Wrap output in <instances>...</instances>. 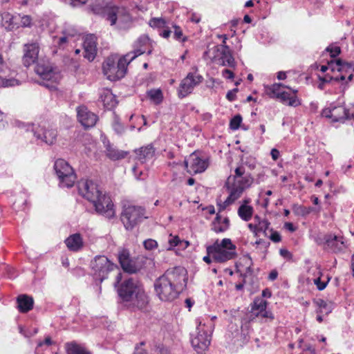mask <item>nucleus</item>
I'll use <instances>...</instances> for the list:
<instances>
[{
  "mask_svg": "<svg viewBox=\"0 0 354 354\" xmlns=\"http://www.w3.org/2000/svg\"><path fill=\"white\" fill-rule=\"evenodd\" d=\"M23 63L24 66H29L37 60L39 53V46L37 44H26L24 46Z\"/></svg>",
  "mask_w": 354,
  "mask_h": 354,
  "instance_id": "nucleus-23",
  "label": "nucleus"
},
{
  "mask_svg": "<svg viewBox=\"0 0 354 354\" xmlns=\"http://www.w3.org/2000/svg\"><path fill=\"white\" fill-rule=\"evenodd\" d=\"M147 41V37H140L138 39L136 45L140 46L141 47L142 45L145 44V43Z\"/></svg>",
  "mask_w": 354,
  "mask_h": 354,
  "instance_id": "nucleus-62",
  "label": "nucleus"
},
{
  "mask_svg": "<svg viewBox=\"0 0 354 354\" xmlns=\"http://www.w3.org/2000/svg\"><path fill=\"white\" fill-rule=\"evenodd\" d=\"M183 34L180 27L175 26H174V37L176 40L185 41L186 40V37H183Z\"/></svg>",
  "mask_w": 354,
  "mask_h": 354,
  "instance_id": "nucleus-48",
  "label": "nucleus"
},
{
  "mask_svg": "<svg viewBox=\"0 0 354 354\" xmlns=\"http://www.w3.org/2000/svg\"><path fill=\"white\" fill-rule=\"evenodd\" d=\"M278 272L276 270H273L270 272L268 275V279L270 281H274L277 278Z\"/></svg>",
  "mask_w": 354,
  "mask_h": 354,
  "instance_id": "nucleus-60",
  "label": "nucleus"
},
{
  "mask_svg": "<svg viewBox=\"0 0 354 354\" xmlns=\"http://www.w3.org/2000/svg\"><path fill=\"white\" fill-rule=\"evenodd\" d=\"M187 283V270L180 266L167 269L154 282V290L160 300L171 302L178 297Z\"/></svg>",
  "mask_w": 354,
  "mask_h": 354,
  "instance_id": "nucleus-1",
  "label": "nucleus"
},
{
  "mask_svg": "<svg viewBox=\"0 0 354 354\" xmlns=\"http://www.w3.org/2000/svg\"><path fill=\"white\" fill-rule=\"evenodd\" d=\"M19 19L20 15H12L7 12L1 15V24L8 30L19 28Z\"/></svg>",
  "mask_w": 354,
  "mask_h": 354,
  "instance_id": "nucleus-24",
  "label": "nucleus"
},
{
  "mask_svg": "<svg viewBox=\"0 0 354 354\" xmlns=\"http://www.w3.org/2000/svg\"><path fill=\"white\" fill-rule=\"evenodd\" d=\"M100 100L104 106L107 109H111L117 105L115 96L110 90H104L100 94Z\"/></svg>",
  "mask_w": 354,
  "mask_h": 354,
  "instance_id": "nucleus-29",
  "label": "nucleus"
},
{
  "mask_svg": "<svg viewBox=\"0 0 354 354\" xmlns=\"http://www.w3.org/2000/svg\"><path fill=\"white\" fill-rule=\"evenodd\" d=\"M144 344V342H141L140 345L136 346L133 354H147L146 350L142 348Z\"/></svg>",
  "mask_w": 354,
  "mask_h": 354,
  "instance_id": "nucleus-55",
  "label": "nucleus"
},
{
  "mask_svg": "<svg viewBox=\"0 0 354 354\" xmlns=\"http://www.w3.org/2000/svg\"><path fill=\"white\" fill-rule=\"evenodd\" d=\"M230 195L223 203V205L221 207V209L225 208L227 205L234 202L236 199L240 198L245 189L241 187L239 185H236L232 183L231 186H229Z\"/></svg>",
  "mask_w": 354,
  "mask_h": 354,
  "instance_id": "nucleus-28",
  "label": "nucleus"
},
{
  "mask_svg": "<svg viewBox=\"0 0 354 354\" xmlns=\"http://www.w3.org/2000/svg\"><path fill=\"white\" fill-rule=\"evenodd\" d=\"M147 97L155 104H160L163 100V95L160 88L150 89L147 92Z\"/></svg>",
  "mask_w": 354,
  "mask_h": 354,
  "instance_id": "nucleus-40",
  "label": "nucleus"
},
{
  "mask_svg": "<svg viewBox=\"0 0 354 354\" xmlns=\"http://www.w3.org/2000/svg\"><path fill=\"white\" fill-rule=\"evenodd\" d=\"M229 219L224 218L223 220L218 215L216 216L212 224V230L216 233L223 232L229 227Z\"/></svg>",
  "mask_w": 354,
  "mask_h": 354,
  "instance_id": "nucleus-32",
  "label": "nucleus"
},
{
  "mask_svg": "<svg viewBox=\"0 0 354 354\" xmlns=\"http://www.w3.org/2000/svg\"><path fill=\"white\" fill-rule=\"evenodd\" d=\"M137 157L141 162L146 160L151 159L154 155V149L151 145H147L136 151Z\"/></svg>",
  "mask_w": 354,
  "mask_h": 354,
  "instance_id": "nucleus-34",
  "label": "nucleus"
},
{
  "mask_svg": "<svg viewBox=\"0 0 354 354\" xmlns=\"http://www.w3.org/2000/svg\"><path fill=\"white\" fill-rule=\"evenodd\" d=\"M277 99H279L283 104L290 106L295 107L301 104L300 100L296 95L291 96L290 93L286 91H283Z\"/></svg>",
  "mask_w": 354,
  "mask_h": 354,
  "instance_id": "nucleus-36",
  "label": "nucleus"
},
{
  "mask_svg": "<svg viewBox=\"0 0 354 354\" xmlns=\"http://www.w3.org/2000/svg\"><path fill=\"white\" fill-rule=\"evenodd\" d=\"M290 88V87L286 86L282 84H273L270 86H267L266 88V93L270 97H276L278 98L279 96L282 93L283 91H281V88Z\"/></svg>",
  "mask_w": 354,
  "mask_h": 354,
  "instance_id": "nucleus-38",
  "label": "nucleus"
},
{
  "mask_svg": "<svg viewBox=\"0 0 354 354\" xmlns=\"http://www.w3.org/2000/svg\"><path fill=\"white\" fill-rule=\"evenodd\" d=\"M311 271L317 272V277L313 278L311 279L314 284L316 285L317 288L319 290H323L324 289H325L330 278L327 277V280L326 281H321L322 272L319 266L316 265L315 266H311L309 268V272L310 273Z\"/></svg>",
  "mask_w": 354,
  "mask_h": 354,
  "instance_id": "nucleus-31",
  "label": "nucleus"
},
{
  "mask_svg": "<svg viewBox=\"0 0 354 354\" xmlns=\"http://www.w3.org/2000/svg\"><path fill=\"white\" fill-rule=\"evenodd\" d=\"M91 268L95 279L102 282L116 266L104 255L96 256L91 262Z\"/></svg>",
  "mask_w": 354,
  "mask_h": 354,
  "instance_id": "nucleus-12",
  "label": "nucleus"
},
{
  "mask_svg": "<svg viewBox=\"0 0 354 354\" xmlns=\"http://www.w3.org/2000/svg\"><path fill=\"white\" fill-rule=\"evenodd\" d=\"M190 20L194 23H198L201 21V17L196 14H192Z\"/></svg>",
  "mask_w": 354,
  "mask_h": 354,
  "instance_id": "nucleus-63",
  "label": "nucleus"
},
{
  "mask_svg": "<svg viewBox=\"0 0 354 354\" xmlns=\"http://www.w3.org/2000/svg\"><path fill=\"white\" fill-rule=\"evenodd\" d=\"M280 254L284 258H291L292 255L290 254V252L286 250V249H281L280 250Z\"/></svg>",
  "mask_w": 354,
  "mask_h": 354,
  "instance_id": "nucleus-61",
  "label": "nucleus"
},
{
  "mask_svg": "<svg viewBox=\"0 0 354 354\" xmlns=\"http://www.w3.org/2000/svg\"><path fill=\"white\" fill-rule=\"evenodd\" d=\"M238 91L239 90L237 88L229 91L226 95V98L230 102L234 101L236 100V94L238 92Z\"/></svg>",
  "mask_w": 354,
  "mask_h": 354,
  "instance_id": "nucleus-52",
  "label": "nucleus"
},
{
  "mask_svg": "<svg viewBox=\"0 0 354 354\" xmlns=\"http://www.w3.org/2000/svg\"><path fill=\"white\" fill-rule=\"evenodd\" d=\"M149 25L153 28H163L165 26V21L162 18H153L150 20Z\"/></svg>",
  "mask_w": 354,
  "mask_h": 354,
  "instance_id": "nucleus-42",
  "label": "nucleus"
},
{
  "mask_svg": "<svg viewBox=\"0 0 354 354\" xmlns=\"http://www.w3.org/2000/svg\"><path fill=\"white\" fill-rule=\"evenodd\" d=\"M271 234L268 236L274 243H278L281 241V236L279 232L276 231H273L272 229H270Z\"/></svg>",
  "mask_w": 354,
  "mask_h": 354,
  "instance_id": "nucleus-51",
  "label": "nucleus"
},
{
  "mask_svg": "<svg viewBox=\"0 0 354 354\" xmlns=\"http://www.w3.org/2000/svg\"><path fill=\"white\" fill-rule=\"evenodd\" d=\"M66 348L67 354H91L84 347L75 342L67 343Z\"/></svg>",
  "mask_w": 354,
  "mask_h": 354,
  "instance_id": "nucleus-37",
  "label": "nucleus"
},
{
  "mask_svg": "<svg viewBox=\"0 0 354 354\" xmlns=\"http://www.w3.org/2000/svg\"><path fill=\"white\" fill-rule=\"evenodd\" d=\"M198 326L196 335L192 338V345L198 353H202L207 349L210 344V335L205 330V324H202L200 319H196Z\"/></svg>",
  "mask_w": 354,
  "mask_h": 354,
  "instance_id": "nucleus-13",
  "label": "nucleus"
},
{
  "mask_svg": "<svg viewBox=\"0 0 354 354\" xmlns=\"http://www.w3.org/2000/svg\"><path fill=\"white\" fill-rule=\"evenodd\" d=\"M203 56L224 66H236V62L230 47H212L206 50Z\"/></svg>",
  "mask_w": 354,
  "mask_h": 354,
  "instance_id": "nucleus-7",
  "label": "nucleus"
},
{
  "mask_svg": "<svg viewBox=\"0 0 354 354\" xmlns=\"http://www.w3.org/2000/svg\"><path fill=\"white\" fill-rule=\"evenodd\" d=\"M314 304L318 307L317 312L319 313L328 314L332 311L333 304L327 303L322 299H317L314 300Z\"/></svg>",
  "mask_w": 354,
  "mask_h": 354,
  "instance_id": "nucleus-39",
  "label": "nucleus"
},
{
  "mask_svg": "<svg viewBox=\"0 0 354 354\" xmlns=\"http://www.w3.org/2000/svg\"><path fill=\"white\" fill-rule=\"evenodd\" d=\"M245 261V264L248 265V266L246 268V273H251V268H250V265L252 264V259L251 258L248 256V257H244V259Z\"/></svg>",
  "mask_w": 354,
  "mask_h": 354,
  "instance_id": "nucleus-57",
  "label": "nucleus"
},
{
  "mask_svg": "<svg viewBox=\"0 0 354 354\" xmlns=\"http://www.w3.org/2000/svg\"><path fill=\"white\" fill-rule=\"evenodd\" d=\"M113 128L118 134H122L124 131V128L118 118L114 120Z\"/></svg>",
  "mask_w": 354,
  "mask_h": 354,
  "instance_id": "nucleus-46",
  "label": "nucleus"
},
{
  "mask_svg": "<svg viewBox=\"0 0 354 354\" xmlns=\"http://www.w3.org/2000/svg\"><path fill=\"white\" fill-rule=\"evenodd\" d=\"M222 76L227 80H232L234 77V73L229 69H224L222 71Z\"/></svg>",
  "mask_w": 354,
  "mask_h": 354,
  "instance_id": "nucleus-54",
  "label": "nucleus"
},
{
  "mask_svg": "<svg viewBox=\"0 0 354 354\" xmlns=\"http://www.w3.org/2000/svg\"><path fill=\"white\" fill-rule=\"evenodd\" d=\"M279 154L280 153L277 149H272L271 150L270 155L274 160H277L279 158Z\"/></svg>",
  "mask_w": 354,
  "mask_h": 354,
  "instance_id": "nucleus-59",
  "label": "nucleus"
},
{
  "mask_svg": "<svg viewBox=\"0 0 354 354\" xmlns=\"http://www.w3.org/2000/svg\"><path fill=\"white\" fill-rule=\"evenodd\" d=\"M77 187L79 194L93 203L98 214L107 218L115 216V210L110 196L103 194L97 184L91 180H81Z\"/></svg>",
  "mask_w": 354,
  "mask_h": 354,
  "instance_id": "nucleus-2",
  "label": "nucleus"
},
{
  "mask_svg": "<svg viewBox=\"0 0 354 354\" xmlns=\"http://www.w3.org/2000/svg\"><path fill=\"white\" fill-rule=\"evenodd\" d=\"M120 298L129 308L142 309L149 303V297L142 284L136 278L124 279L117 288Z\"/></svg>",
  "mask_w": 354,
  "mask_h": 354,
  "instance_id": "nucleus-3",
  "label": "nucleus"
},
{
  "mask_svg": "<svg viewBox=\"0 0 354 354\" xmlns=\"http://www.w3.org/2000/svg\"><path fill=\"white\" fill-rule=\"evenodd\" d=\"M330 69L332 71H335V61H331L328 63V66H322L321 71L322 72H326L328 69Z\"/></svg>",
  "mask_w": 354,
  "mask_h": 354,
  "instance_id": "nucleus-53",
  "label": "nucleus"
},
{
  "mask_svg": "<svg viewBox=\"0 0 354 354\" xmlns=\"http://www.w3.org/2000/svg\"><path fill=\"white\" fill-rule=\"evenodd\" d=\"M267 301L261 297L254 299L251 304V310L249 313L250 320H252L256 317L266 319V321H272L274 318L273 314L266 310Z\"/></svg>",
  "mask_w": 354,
  "mask_h": 354,
  "instance_id": "nucleus-15",
  "label": "nucleus"
},
{
  "mask_svg": "<svg viewBox=\"0 0 354 354\" xmlns=\"http://www.w3.org/2000/svg\"><path fill=\"white\" fill-rule=\"evenodd\" d=\"M145 50L142 48L135 49L121 57L117 64L113 58L109 57L103 63V72L111 81H116L122 78L127 71L128 64L138 56L143 54Z\"/></svg>",
  "mask_w": 354,
  "mask_h": 354,
  "instance_id": "nucleus-4",
  "label": "nucleus"
},
{
  "mask_svg": "<svg viewBox=\"0 0 354 354\" xmlns=\"http://www.w3.org/2000/svg\"><path fill=\"white\" fill-rule=\"evenodd\" d=\"M77 112L78 120L84 127H92L95 124L97 120V115L89 111L86 107L79 106L77 109Z\"/></svg>",
  "mask_w": 354,
  "mask_h": 354,
  "instance_id": "nucleus-19",
  "label": "nucleus"
},
{
  "mask_svg": "<svg viewBox=\"0 0 354 354\" xmlns=\"http://www.w3.org/2000/svg\"><path fill=\"white\" fill-rule=\"evenodd\" d=\"M262 297L270 298L272 295L271 292L268 289H265L262 291Z\"/></svg>",
  "mask_w": 354,
  "mask_h": 354,
  "instance_id": "nucleus-64",
  "label": "nucleus"
},
{
  "mask_svg": "<svg viewBox=\"0 0 354 354\" xmlns=\"http://www.w3.org/2000/svg\"><path fill=\"white\" fill-rule=\"evenodd\" d=\"M344 104V102L339 98L337 102L330 103L328 107L322 110V117L328 118L333 122H344L346 119L353 118Z\"/></svg>",
  "mask_w": 354,
  "mask_h": 354,
  "instance_id": "nucleus-10",
  "label": "nucleus"
},
{
  "mask_svg": "<svg viewBox=\"0 0 354 354\" xmlns=\"http://www.w3.org/2000/svg\"><path fill=\"white\" fill-rule=\"evenodd\" d=\"M53 341L51 340L50 337H46L45 338V340L44 342H39L37 344L38 347H40V346H42L44 344H46V345H48V346H50L51 344H53Z\"/></svg>",
  "mask_w": 354,
  "mask_h": 354,
  "instance_id": "nucleus-58",
  "label": "nucleus"
},
{
  "mask_svg": "<svg viewBox=\"0 0 354 354\" xmlns=\"http://www.w3.org/2000/svg\"><path fill=\"white\" fill-rule=\"evenodd\" d=\"M97 38L94 35L90 34L84 37L83 46L84 57L88 61H93L97 53Z\"/></svg>",
  "mask_w": 354,
  "mask_h": 354,
  "instance_id": "nucleus-20",
  "label": "nucleus"
},
{
  "mask_svg": "<svg viewBox=\"0 0 354 354\" xmlns=\"http://www.w3.org/2000/svg\"><path fill=\"white\" fill-rule=\"evenodd\" d=\"M248 203H249V201L245 200L244 203L238 209V215L245 221H248L251 219L254 212L253 207L250 205H248Z\"/></svg>",
  "mask_w": 354,
  "mask_h": 354,
  "instance_id": "nucleus-33",
  "label": "nucleus"
},
{
  "mask_svg": "<svg viewBox=\"0 0 354 354\" xmlns=\"http://www.w3.org/2000/svg\"><path fill=\"white\" fill-rule=\"evenodd\" d=\"M118 260L124 271L129 273L136 272L134 263L129 258V253L127 250H123L118 254Z\"/></svg>",
  "mask_w": 354,
  "mask_h": 354,
  "instance_id": "nucleus-25",
  "label": "nucleus"
},
{
  "mask_svg": "<svg viewBox=\"0 0 354 354\" xmlns=\"http://www.w3.org/2000/svg\"><path fill=\"white\" fill-rule=\"evenodd\" d=\"M168 243L169 244L168 250H171L174 247L177 246L178 245L181 243L182 241H180V238L178 236H172L171 235H170L169 239L168 240Z\"/></svg>",
  "mask_w": 354,
  "mask_h": 354,
  "instance_id": "nucleus-45",
  "label": "nucleus"
},
{
  "mask_svg": "<svg viewBox=\"0 0 354 354\" xmlns=\"http://www.w3.org/2000/svg\"><path fill=\"white\" fill-rule=\"evenodd\" d=\"M145 209L134 205H124L121 221L127 230H132L145 218Z\"/></svg>",
  "mask_w": 354,
  "mask_h": 354,
  "instance_id": "nucleus-11",
  "label": "nucleus"
},
{
  "mask_svg": "<svg viewBox=\"0 0 354 354\" xmlns=\"http://www.w3.org/2000/svg\"><path fill=\"white\" fill-rule=\"evenodd\" d=\"M203 77L201 75H194L192 73H189L185 78H184L180 84L178 88V96L183 98L191 93L194 88L202 82Z\"/></svg>",
  "mask_w": 354,
  "mask_h": 354,
  "instance_id": "nucleus-17",
  "label": "nucleus"
},
{
  "mask_svg": "<svg viewBox=\"0 0 354 354\" xmlns=\"http://www.w3.org/2000/svg\"><path fill=\"white\" fill-rule=\"evenodd\" d=\"M218 38H222L223 39V41H222V44L221 45H216V46H214V47H229L227 44H226V41L227 39V36L226 35H218L217 36Z\"/></svg>",
  "mask_w": 354,
  "mask_h": 354,
  "instance_id": "nucleus-56",
  "label": "nucleus"
},
{
  "mask_svg": "<svg viewBox=\"0 0 354 354\" xmlns=\"http://www.w3.org/2000/svg\"><path fill=\"white\" fill-rule=\"evenodd\" d=\"M65 243L69 250L77 252L84 246L83 239L80 234L75 233L69 236L66 240Z\"/></svg>",
  "mask_w": 354,
  "mask_h": 354,
  "instance_id": "nucleus-26",
  "label": "nucleus"
},
{
  "mask_svg": "<svg viewBox=\"0 0 354 354\" xmlns=\"http://www.w3.org/2000/svg\"><path fill=\"white\" fill-rule=\"evenodd\" d=\"M335 71L340 73L339 76L335 77V80H345L346 74H348V81L352 80L354 66L351 63L345 62L341 59H337L335 60Z\"/></svg>",
  "mask_w": 354,
  "mask_h": 354,
  "instance_id": "nucleus-21",
  "label": "nucleus"
},
{
  "mask_svg": "<svg viewBox=\"0 0 354 354\" xmlns=\"http://www.w3.org/2000/svg\"><path fill=\"white\" fill-rule=\"evenodd\" d=\"M118 19L116 12L114 9L111 10L107 15V20L111 25H114Z\"/></svg>",
  "mask_w": 354,
  "mask_h": 354,
  "instance_id": "nucleus-50",
  "label": "nucleus"
},
{
  "mask_svg": "<svg viewBox=\"0 0 354 354\" xmlns=\"http://www.w3.org/2000/svg\"><path fill=\"white\" fill-rule=\"evenodd\" d=\"M35 73L42 79L39 84L49 88L55 89L54 83L57 82L60 78V74L57 69L54 68L50 64L39 63L35 66Z\"/></svg>",
  "mask_w": 354,
  "mask_h": 354,
  "instance_id": "nucleus-9",
  "label": "nucleus"
},
{
  "mask_svg": "<svg viewBox=\"0 0 354 354\" xmlns=\"http://www.w3.org/2000/svg\"><path fill=\"white\" fill-rule=\"evenodd\" d=\"M184 163L187 171L193 175L205 171L208 167L209 160L208 158H203L194 152L185 160Z\"/></svg>",
  "mask_w": 354,
  "mask_h": 354,
  "instance_id": "nucleus-14",
  "label": "nucleus"
},
{
  "mask_svg": "<svg viewBox=\"0 0 354 354\" xmlns=\"http://www.w3.org/2000/svg\"><path fill=\"white\" fill-rule=\"evenodd\" d=\"M144 247L146 250H152L158 247V243L156 240L149 239L143 242Z\"/></svg>",
  "mask_w": 354,
  "mask_h": 354,
  "instance_id": "nucleus-43",
  "label": "nucleus"
},
{
  "mask_svg": "<svg viewBox=\"0 0 354 354\" xmlns=\"http://www.w3.org/2000/svg\"><path fill=\"white\" fill-rule=\"evenodd\" d=\"M34 135L42 142L48 145H52L56 140L57 131L53 129H46L39 127L34 130Z\"/></svg>",
  "mask_w": 354,
  "mask_h": 354,
  "instance_id": "nucleus-22",
  "label": "nucleus"
},
{
  "mask_svg": "<svg viewBox=\"0 0 354 354\" xmlns=\"http://www.w3.org/2000/svg\"><path fill=\"white\" fill-rule=\"evenodd\" d=\"M236 247L231 239H223L221 242L216 240L212 245L207 247V253L212 255L214 262L225 263L236 257Z\"/></svg>",
  "mask_w": 354,
  "mask_h": 354,
  "instance_id": "nucleus-5",
  "label": "nucleus"
},
{
  "mask_svg": "<svg viewBox=\"0 0 354 354\" xmlns=\"http://www.w3.org/2000/svg\"><path fill=\"white\" fill-rule=\"evenodd\" d=\"M234 175L230 176L227 179V184L230 185L231 180H233V183L239 185L243 189L249 187L253 183V178L250 174L245 173V169L244 166L240 165L235 169Z\"/></svg>",
  "mask_w": 354,
  "mask_h": 354,
  "instance_id": "nucleus-16",
  "label": "nucleus"
},
{
  "mask_svg": "<svg viewBox=\"0 0 354 354\" xmlns=\"http://www.w3.org/2000/svg\"><path fill=\"white\" fill-rule=\"evenodd\" d=\"M17 308L22 313H28L33 308L34 300L27 295H20L17 298Z\"/></svg>",
  "mask_w": 354,
  "mask_h": 354,
  "instance_id": "nucleus-27",
  "label": "nucleus"
},
{
  "mask_svg": "<svg viewBox=\"0 0 354 354\" xmlns=\"http://www.w3.org/2000/svg\"><path fill=\"white\" fill-rule=\"evenodd\" d=\"M299 347L304 351H309L311 354L315 353V348L310 344H305L302 340L299 342Z\"/></svg>",
  "mask_w": 354,
  "mask_h": 354,
  "instance_id": "nucleus-49",
  "label": "nucleus"
},
{
  "mask_svg": "<svg viewBox=\"0 0 354 354\" xmlns=\"http://www.w3.org/2000/svg\"><path fill=\"white\" fill-rule=\"evenodd\" d=\"M270 222L266 219H261L260 216L256 215L254 217V222L249 223L248 227L254 234V236H259L262 233L265 236H268L267 231L270 227Z\"/></svg>",
  "mask_w": 354,
  "mask_h": 354,
  "instance_id": "nucleus-18",
  "label": "nucleus"
},
{
  "mask_svg": "<svg viewBox=\"0 0 354 354\" xmlns=\"http://www.w3.org/2000/svg\"><path fill=\"white\" fill-rule=\"evenodd\" d=\"M54 169L59 180V186L62 187H72L77 176L73 167L64 159H58L55 161Z\"/></svg>",
  "mask_w": 354,
  "mask_h": 354,
  "instance_id": "nucleus-8",
  "label": "nucleus"
},
{
  "mask_svg": "<svg viewBox=\"0 0 354 354\" xmlns=\"http://www.w3.org/2000/svg\"><path fill=\"white\" fill-rule=\"evenodd\" d=\"M32 19L29 15H20L19 27H29L31 25Z\"/></svg>",
  "mask_w": 354,
  "mask_h": 354,
  "instance_id": "nucleus-44",
  "label": "nucleus"
},
{
  "mask_svg": "<svg viewBox=\"0 0 354 354\" xmlns=\"http://www.w3.org/2000/svg\"><path fill=\"white\" fill-rule=\"evenodd\" d=\"M292 210L296 215L306 216L312 212L319 213L321 207H305L299 205H294Z\"/></svg>",
  "mask_w": 354,
  "mask_h": 354,
  "instance_id": "nucleus-35",
  "label": "nucleus"
},
{
  "mask_svg": "<svg viewBox=\"0 0 354 354\" xmlns=\"http://www.w3.org/2000/svg\"><path fill=\"white\" fill-rule=\"evenodd\" d=\"M242 117L240 115H236L230 120V129L232 130H237L240 127Z\"/></svg>",
  "mask_w": 354,
  "mask_h": 354,
  "instance_id": "nucleus-41",
  "label": "nucleus"
},
{
  "mask_svg": "<svg viewBox=\"0 0 354 354\" xmlns=\"http://www.w3.org/2000/svg\"><path fill=\"white\" fill-rule=\"evenodd\" d=\"M105 147L106 156L112 160H118L124 158L128 153L127 151L118 150L113 146L111 145L109 143L106 145Z\"/></svg>",
  "mask_w": 354,
  "mask_h": 354,
  "instance_id": "nucleus-30",
  "label": "nucleus"
},
{
  "mask_svg": "<svg viewBox=\"0 0 354 354\" xmlns=\"http://www.w3.org/2000/svg\"><path fill=\"white\" fill-rule=\"evenodd\" d=\"M326 50L330 53L332 57H337L341 52L340 47L337 46H330L327 47Z\"/></svg>",
  "mask_w": 354,
  "mask_h": 354,
  "instance_id": "nucleus-47",
  "label": "nucleus"
},
{
  "mask_svg": "<svg viewBox=\"0 0 354 354\" xmlns=\"http://www.w3.org/2000/svg\"><path fill=\"white\" fill-rule=\"evenodd\" d=\"M315 241L324 250L335 253L344 251L348 246L342 235L334 233H319L315 237Z\"/></svg>",
  "mask_w": 354,
  "mask_h": 354,
  "instance_id": "nucleus-6",
  "label": "nucleus"
}]
</instances>
